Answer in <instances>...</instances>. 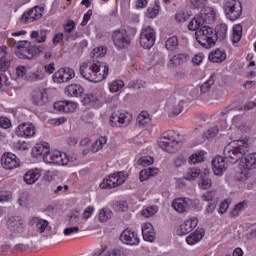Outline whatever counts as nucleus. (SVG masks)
<instances>
[{
	"label": "nucleus",
	"instance_id": "1",
	"mask_svg": "<svg viewBox=\"0 0 256 256\" xmlns=\"http://www.w3.org/2000/svg\"><path fill=\"white\" fill-rule=\"evenodd\" d=\"M80 75L91 83H101L109 75V66L95 60L92 63H83L80 66Z\"/></svg>",
	"mask_w": 256,
	"mask_h": 256
},
{
	"label": "nucleus",
	"instance_id": "2",
	"mask_svg": "<svg viewBox=\"0 0 256 256\" xmlns=\"http://www.w3.org/2000/svg\"><path fill=\"white\" fill-rule=\"evenodd\" d=\"M247 153H249V142L247 139L234 140L224 148V157L232 165L238 163Z\"/></svg>",
	"mask_w": 256,
	"mask_h": 256
},
{
	"label": "nucleus",
	"instance_id": "3",
	"mask_svg": "<svg viewBox=\"0 0 256 256\" xmlns=\"http://www.w3.org/2000/svg\"><path fill=\"white\" fill-rule=\"evenodd\" d=\"M213 23H215V9L212 7H204L201 12L190 21L188 29L195 31L202 25H211Z\"/></svg>",
	"mask_w": 256,
	"mask_h": 256
},
{
	"label": "nucleus",
	"instance_id": "4",
	"mask_svg": "<svg viewBox=\"0 0 256 256\" xmlns=\"http://www.w3.org/2000/svg\"><path fill=\"white\" fill-rule=\"evenodd\" d=\"M195 32L196 41L201 45L204 49H211V47H215V30L212 27L207 25H202L198 27Z\"/></svg>",
	"mask_w": 256,
	"mask_h": 256
},
{
	"label": "nucleus",
	"instance_id": "5",
	"mask_svg": "<svg viewBox=\"0 0 256 256\" xmlns=\"http://www.w3.org/2000/svg\"><path fill=\"white\" fill-rule=\"evenodd\" d=\"M179 133L175 130H169L163 134V136L158 140V145L160 149L166 151L167 153H175L179 149V141H177Z\"/></svg>",
	"mask_w": 256,
	"mask_h": 256
},
{
	"label": "nucleus",
	"instance_id": "6",
	"mask_svg": "<svg viewBox=\"0 0 256 256\" xmlns=\"http://www.w3.org/2000/svg\"><path fill=\"white\" fill-rule=\"evenodd\" d=\"M226 19L237 21L243 15V4L239 0H228L223 6Z\"/></svg>",
	"mask_w": 256,
	"mask_h": 256
},
{
	"label": "nucleus",
	"instance_id": "7",
	"mask_svg": "<svg viewBox=\"0 0 256 256\" xmlns=\"http://www.w3.org/2000/svg\"><path fill=\"white\" fill-rule=\"evenodd\" d=\"M127 180V174L125 172H116L110 174L108 177L104 178L100 183V189H115Z\"/></svg>",
	"mask_w": 256,
	"mask_h": 256
},
{
	"label": "nucleus",
	"instance_id": "8",
	"mask_svg": "<svg viewBox=\"0 0 256 256\" xmlns=\"http://www.w3.org/2000/svg\"><path fill=\"white\" fill-rule=\"evenodd\" d=\"M157 33L151 26H144L140 32V45L143 49H151L155 45Z\"/></svg>",
	"mask_w": 256,
	"mask_h": 256
},
{
	"label": "nucleus",
	"instance_id": "9",
	"mask_svg": "<svg viewBox=\"0 0 256 256\" xmlns=\"http://www.w3.org/2000/svg\"><path fill=\"white\" fill-rule=\"evenodd\" d=\"M44 163L65 166L69 164V156L60 151L50 152L44 156Z\"/></svg>",
	"mask_w": 256,
	"mask_h": 256
},
{
	"label": "nucleus",
	"instance_id": "10",
	"mask_svg": "<svg viewBox=\"0 0 256 256\" xmlns=\"http://www.w3.org/2000/svg\"><path fill=\"white\" fill-rule=\"evenodd\" d=\"M112 39L117 49H127V46L131 45V38L125 30H115Z\"/></svg>",
	"mask_w": 256,
	"mask_h": 256
},
{
	"label": "nucleus",
	"instance_id": "11",
	"mask_svg": "<svg viewBox=\"0 0 256 256\" xmlns=\"http://www.w3.org/2000/svg\"><path fill=\"white\" fill-rule=\"evenodd\" d=\"M35 124L31 122H23L19 124L15 130L17 137H22L23 139H31L35 137Z\"/></svg>",
	"mask_w": 256,
	"mask_h": 256
},
{
	"label": "nucleus",
	"instance_id": "12",
	"mask_svg": "<svg viewBox=\"0 0 256 256\" xmlns=\"http://www.w3.org/2000/svg\"><path fill=\"white\" fill-rule=\"evenodd\" d=\"M131 123V115L127 112H114L110 116L111 127H123Z\"/></svg>",
	"mask_w": 256,
	"mask_h": 256
},
{
	"label": "nucleus",
	"instance_id": "13",
	"mask_svg": "<svg viewBox=\"0 0 256 256\" xmlns=\"http://www.w3.org/2000/svg\"><path fill=\"white\" fill-rule=\"evenodd\" d=\"M75 77V70L71 68H61L53 75L54 83H67Z\"/></svg>",
	"mask_w": 256,
	"mask_h": 256
},
{
	"label": "nucleus",
	"instance_id": "14",
	"mask_svg": "<svg viewBox=\"0 0 256 256\" xmlns=\"http://www.w3.org/2000/svg\"><path fill=\"white\" fill-rule=\"evenodd\" d=\"M43 17V8L36 6L31 8L29 11L24 12L21 16L22 23H33V21H37Z\"/></svg>",
	"mask_w": 256,
	"mask_h": 256
},
{
	"label": "nucleus",
	"instance_id": "15",
	"mask_svg": "<svg viewBox=\"0 0 256 256\" xmlns=\"http://www.w3.org/2000/svg\"><path fill=\"white\" fill-rule=\"evenodd\" d=\"M1 163L4 167V169H17V167H19L20 165V161L19 158H17V155L8 152L7 154H3L2 158H1Z\"/></svg>",
	"mask_w": 256,
	"mask_h": 256
},
{
	"label": "nucleus",
	"instance_id": "16",
	"mask_svg": "<svg viewBox=\"0 0 256 256\" xmlns=\"http://www.w3.org/2000/svg\"><path fill=\"white\" fill-rule=\"evenodd\" d=\"M199 220L196 217H192L186 221H184L177 230V235L183 237V235H188L191 233L195 227H197Z\"/></svg>",
	"mask_w": 256,
	"mask_h": 256
},
{
	"label": "nucleus",
	"instance_id": "17",
	"mask_svg": "<svg viewBox=\"0 0 256 256\" xmlns=\"http://www.w3.org/2000/svg\"><path fill=\"white\" fill-rule=\"evenodd\" d=\"M227 159L225 156H217L212 160V170L214 175H223V172L227 170L229 165L227 164Z\"/></svg>",
	"mask_w": 256,
	"mask_h": 256
},
{
	"label": "nucleus",
	"instance_id": "18",
	"mask_svg": "<svg viewBox=\"0 0 256 256\" xmlns=\"http://www.w3.org/2000/svg\"><path fill=\"white\" fill-rule=\"evenodd\" d=\"M191 205H193V200L189 198H177L172 202L173 209L178 213H185L189 211Z\"/></svg>",
	"mask_w": 256,
	"mask_h": 256
},
{
	"label": "nucleus",
	"instance_id": "19",
	"mask_svg": "<svg viewBox=\"0 0 256 256\" xmlns=\"http://www.w3.org/2000/svg\"><path fill=\"white\" fill-rule=\"evenodd\" d=\"M120 240L125 245H139V236L129 229H126L121 233Z\"/></svg>",
	"mask_w": 256,
	"mask_h": 256
},
{
	"label": "nucleus",
	"instance_id": "20",
	"mask_svg": "<svg viewBox=\"0 0 256 256\" xmlns=\"http://www.w3.org/2000/svg\"><path fill=\"white\" fill-rule=\"evenodd\" d=\"M54 109L60 113H73L77 109V104L71 101H58L54 103Z\"/></svg>",
	"mask_w": 256,
	"mask_h": 256
},
{
	"label": "nucleus",
	"instance_id": "21",
	"mask_svg": "<svg viewBox=\"0 0 256 256\" xmlns=\"http://www.w3.org/2000/svg\"><path fill=\"white\" fill-rule=\"evenodd\" d=\"M142 237L144 241H148L149 243H153L155 241V237L157 234L155 233V229L153 228L152 223H145L142 226Z\"/></svg>",
	"mask_w": 256,
	"mask_h": 256
},
{
	"label": "nucleus",
	"instance_id": "22",
	"mask_svg": "<svg viewBox=\"0 0 256 256\" xmlns=\"http://www.w3.org/2000/svg\"><path fill=\"white\" fill-rule=\"evenodd\" d=\"M40 52L39 48L36 46H28L26 49L16 51V55L19 59H33L35 55Z\"/></svg>",
	"mask_w": 256,
	"mask_h": 256
},
{
	"label": "nucleus",
	"instance_id": "23",
	"mask_svg": "<svg viewBox=\"0 0 256 256\" xmlns=\"http://www.w3.org/2000/svg\"><path fill=\"white\" fill-rule=\"evenodd\" d=\"M214 85H215V74H212L206 82L198 86L202 100H205V97L209 95V92L211 91V87H213Z\"/></svg>",
	"mask_w": 256,
	"mask_h": 256
},
{
	"label": "nucleus",
	"instance_id": "24",
	"mask_svg": "<svg viewBox=\"0 0 256 256\" xmlns=\"http://www.w3.org/2000/svg\"><path fill=\"white\" fill-rule=\"evenodd\" d=\"M51 150H49V143L37 144L32 149L33 157H43V161H45L46 155H49Z\"/></svg>",
	"mask_w": 256,
	"mask_h": 256
},
{
	"label": "nucleus",
	"instance_id": "25",
	"mask_svg": "<svg viewBox=\"0 0 256 256\" xmlns=\"http://www.w3.org/2000/svg\"><path fill=\"white\" fill-rule=\"evenodd\" d=\"M49 97L47 96V92L43 90H36L32 94V101L34 105H38L39 107H43L45 103H47Z\"/></svg>",
	"mask_w": 256,
	"mask_h": 256
},
{
	"label": "nucleus",
	"instance_id": "26",
	"mask_svg": "<svg viewBox=\"0 0 256 256\" xmlns=\"http://www.w3.org/2000/svg\"><path fill=\"white\" fill-rule=\"evenodd\" d=\"M7 225H8L9 231H11L12 233H23V228H24L23 220L12 217L8 220Z\"/></svg>",
	"mask_w": 256,
	"mask_h": 256
},
{
	"label": "nucleus",
	"instance_id": "27",
	"mask_svg": "<svg viewBox=\"0 0 256 256\" xmlns=\"http://www.w3.org/2000/svg\"><path fill=\"white\" fill-rule=\"evenodd\" d=\"M205 237V229L198 228L195 232L191 233L186 238V243L188 245H197Z\"/></svg>",
	"mask_w": 256,
	"mask_h": 256
},
{
	"label": "nucleus",
	"instance_id": "28",
	"mask_svg": "<svg viewBox=\"0 0 256 256\" xmlns=\"http://www.w3.org/2000/svg\"><path fill=\"white\" fill-rule=\"evenodd\" d=\"M187 61V54L181 53L176 54L172 58L169 59L168 67L169 69H175L176 67H180Z\"/></svg>",
	"mask_w": 256,
	"mask_h": 256
},
{
	"label": "nucleus",
	"instance_id": "29",
	"mask_svg": "<svg viewBox=\"0 0 256 256\" xmlns=\"http://www.w3.org/2000/svg\"><path fill=\"white\" fill-rule=\"evenodd\" d=\"M84 92L85 89L79 84H71L65 89V94L68 95V97H81Z\"/></svg>",
	"mask_w": 256,
	"mask_h": 256
},
{
	"label": "nucleus",
	"instance_id": "30",
	"mask_svg": "<svg viewBox=\"0 0 256 256\" xmlns=\"http://www.w3.org/2000/svg\"><path fill=\"white\" fill-rule=\"evenodd\" d=\"M227 24H218L214 30L215 43L217 41H225L227 39Z\"/></svg>",
	"mask_w": 256,
	"mask_h": 256
},
{
	"label": "nucleus",
	"instance_id": "31",
	"mask_svg": "<svg viewBox=\"0 0 256 256\" xmlns=\"http://www.w3.org/2000/svg\"><path fill=\"white\" fill-rule=\"evenodd\" d=\"M208 59L211 63H223L227 59V54L221 49H216L209 54Z\"/></svg>",
	"mask_w": 256,
	"mask_h": 256
},
{
	"label": "nucleus",
	"instance_id": "32",
	"mask_svg": "<svg viewBox=\"0 0 256 256\" xmlns=\"http://www.w3.org/2000/svg\"><path fill=\"white\" fill-rule=\"evenodd\" d=\"M165 48L170 53H178V51H179V38H177V36L169 37L165 42Z\"/></svg>",
	"mask_w": 256,
	"mask_h": 256
},
{
	"label": "nucleus",
	"instance_id": "33",
	"mask_svg": "<svg viewBox=\"0 0 256 256\" xmlns=\"http://www.w3.org/2000/svg\"><path fill=\"white\" fill-rule=\"evenodd\" d=\"M49 35V30L42 29L39 31H32L30 34L31 39H34L35 43H45L47 41V36Z\"/></svg>",
	"mask_w": 256,
	"mask_h": 256
},
{
	"label": "nucleus",
	"instance_id": "34",
	"mask_svg": "<svg viewBox=\"0 0 256 256\" xmlns=\"http://www.w3.org/2000/svg\"><path fill=\"white\" fill-rule=\"evenodd\" d=\"M242 167L248 171L256 169V153L246 155L242 160Z\"/></svg>",
	"mask_w": 256,
	"mask_h": 256
},
{
	"label": "nucleus",
	"instance_id": "35",
	"mask_svg": "<svg viewBox=\"0 0 256 256\" xmlns=\"http://www.w3.org/2000/svg\"><path fill=\"white\" fill-rule=\"evenodd\" d=\"M39 177H41L39 170H29L24 175V181L27 185H33V183L38 181Z\"/></svg>",
	"mask_w": 256,
	"mask_h": 256
},
{
	"label": "nucleus",
	"instance_id": "36",
	"mask_svg": "<svg viewBox=\"0 0 256 256\" xmlns=\"http://www.w3.org/2000/svg\"><path fill=\"white\" fill-rule=\"evenodd\" d=\"M241 37H243V26L241 24H237L233 27L232 33V43H239L241 41Z\"/></svg>",
	"mask_w": 256,
	"mask_h": 256
},
{
	"label": "nucleus",
	"instance_id": "37",
	"mask_svg": "<svg viewBox=\"0 0 256 256\" xmlns=\"http://www.w3.org/2000/svg\"><path fill=\"white\" fill-rule=\"evenodd\" d=\"M203 161H205V151L196 152L189 157L190 165H196V163H203Z\"/></svg>",
	"mask_w": 256,
	"mask_h": 256
},
{
	"label": "nucleus",
	"instance_id": "38",
	"mask_svg": "<svg viewBox=\"0 0 256 256\" xmlns=\"http://www.w3.org/2000/svg\"><path fill=\"white\" fill-rule=\"evenodd\" d=\"M149 123H151V118H149V113L141 112L140 115L137 117L138 127H147Z\"/></svg>",
	"mask_w": 256,
	"mask_h": 256
},
{
	"label": "nucleus",
	"instance_id": "39",
	"mask_svg": "<svg viewBox=\"0 0 256 256\" xmlns=\"http://www.w3.org/2000/svg\"><path fill=\"white\" fill-rule=\"evenodd\" d=\"M201 175V170L197 167L189 168L184 176V179L187 181H193V179H197Z\"/></svg>",
	"mask_w": 256,
	"mask_h": 256
},
{
	"label": "nucleus",
	"instance_id": "40",
	"mask_svg": "<svg viewBox=\"0 0 256 256\" xmlns=\"http://www.w3.org/2000/svg\"><path fill=\"white\" fill-rule=\"evenodd\" d=\"M9 67H11V61L7 58V53H4V55L0 57V73L7 71Z\"/></svg>",
	"mask_w": 256,
	"mask_h": 256
},
{
	"label": "nucleus",
	"instance_id": "41",
	"mask_svg": "<svg viewBox=\"0 0 256 256\" xmlns=\"http://www.w3.org/2000/svg\"><path fill=\"white\" fill-rule=\"evenodd\" d=\"M111 217H113V212L109 208H103L99 213V221H101V223H105V221L111 219Z\"/></svg>",
	"mask_w": 256,
	"mask_h": 256
},
{
	"label": "nucleus",
	"instance_id": "42",
	"mask_svg": "<svg viewBox=\"0 0 256 256\" xmlns=\"http://www.w3.org/2000/svg\"><path fill=\"white\" fill-rule=\"evenodd\" d=\"M99 101V96L97 94L88 93L84 95L82 100L83 105H90V103H97Z\"/></svg>",
	"mask_w": 256,
	"mask_h": 256
},
{
	"label": "nucleus",
	"instance_id": "43",
	"mask_svg": "<svg viewBox=\"0 0 256 256\" xmlns=\"http://www.w3.org/2000/svg\"><path fill=\"white\" fill-rule=\"evenodd\" d=\"M157 211H159V208L157 206H149L146 209L141 211V215L143 217L149 218V217H153V215H156Z\"/></svg>",
	"mask_w": 256,
	"mask_h": 256
},
{
	"label": "nucleus",
	"instance_id": "44",
	"mask_svg": "<svg viewBox=\"0 0 256 256\" xmlns=\"http://www.w3.org/2000/svg\"><path fill=\"white\" fill-rule=\"evenodd\" d=\"M49 226V221L45 219H36V229L38 233H45V229Z\"/></svg>",
	"mask_w": 256,
	"mask_h": 256
},
{
	"label": "nucleus",
	"instance_id": "45",
	"mask_svg": "<svg viewBox=\"0 0 256 256\" xmlns=\"http://www.w3.org/2000/svg\"><path fill=\"white\" fill-rule=\"evenodd\" d=\"M107 143V137H101L99 140H96L92 145L93 153H97V151H101L103 149V145Z\"/></svg>",
	"mask_w": 256,
	"mask_h": 256
},
{
	"label": "nucleus",
	"instance_id": "46",
	"mask_svg": "<svg viewBox=\"0 0 256 256\" xmlns=\"http://www.w3.org/2000/svg\"><path fill=\"white\" fill-rule=\"evenodd\" d=\"M159 9V4H155L153 7H149L146 12V17H148V19H155V17L159 15Z\"/></svg>",
	"mask_w": 256,
	"mask_h": 256
},
{
	"label": "nucleus",
	"instance_id": "47",
	"mask_svg": "<svg viewBox=\"0 0 256 256\" xmlns=\"http://www.w3.org/2000/svg\"><path fill=\"white\" fill-rule=\"evenodd\" d=\"M109 87H110L111 93H117V91L125 87V83L123 82V80H115L110 83Z\"/></svg>",
	"mask_w": 256,
	"mask_h": 256
},
{
	"label": "nucleus",
	"instance_id": "48",
	"mask_svg": "<svg viewBox=\"0 0 256 256\" xmlns=\"http://www.w3.org/2000/svg\"><path fill=\"white\" fill-rule=\"evenodd\" d=\"M107 53V48L105 47H98L95 48L92 52H91V57L92 59H99V57H105Z\"/></svg>",
	"mask_w": 256,
	"mask_h": 256
},
{
	"label": "nucleus",
	"instance_id": "49",
	"mask_svg": "<svg viewBox=\"0 0 256 256\" xmlns=\"http://www.w3.org/2000/svg\"><path fill=\"white\" fill-rule=\"evenodd\" d=\"M198 185H199L200 189L207 190V189H210V187H211V185H213V183L210 178L201 176V178L198 182Z\"/></svg>",
	"mask_w": 256,
	"mask_h": 256
},
{
	"label": "nucleus",
	"instance_id": "50",
	"mask_svg": "<svg viewBox=\"0 0 256 256\" xmlns=\"http://www.w3.org/2000/svg\"><path fill=\"white\" fill-rule=\"evenodd\" d=\"M247 205V202L243 201L238 203L234 209L231 211L230 216L231 217H239V213L245 209V206Z\"/></svg>",
	"mask_w": 256,
	"mask_h": 256
},
{
	"label": "nucleus",
	"instance_id": "51",
	"mask_svg": "<svg viewBox=\"0 0 256 256\" xmlns=\"http://www.w3.org/2000/svg\"><path fill=\"white\" fill-rule=\"evenodd\" d=\"M185 105V101L180 100L178 101L174 106L171 108L172 115H180V113L183 111V107Z\"/></svg>",
	"mask_w": 256,
	"mask_h": 256
},
{
	"label": "nucleus",
	"instance_id": "52",
	"mask_svg": "<svg viewBox=\"0 0 256 256\" xmlns=\"http://www.w3.org/2000/svg\"><path fill=\"white\" fill-rule=\"evenodd\" d=\"M154 161L153 157L144 156L138 160V165H142V167H149V165H153Z\"/></svg>",
	"mask_w": 256,
	"mask_h": 256
},
{
	"label": "nucleus",
	"instance_id": "53",
	"mask_svg": "<svg viewBox=\"0 0 256 256\" xmlns=\"http://www.w3.org/2000/svg\"><path fill=\"white\" fill-rule=\"evenodd\" d=\"M217 133H219V128L214 126L208 129L203 135L206 139H213V137H217Z\"/></svg>",
	"mask_w": 256,
	"mask_h": 256
},
{
	"label": "nucleus",
	"instance_id": "54",
	"mask_svg": "<svg viewBox=\"0 0 256 256\" xmlns=\"http://www.w3.org/2000/svg\"><path fill=\"white\" fill-rule=\"evenodd\" d=\"M188 95H190V97H192L193 99H203L199 90V86L191 87L188 91Z\"/></svg>",
	"mask_w": 256,
	"mask_h": 256
},
{
	"label": "nucleus",
	"instance_id": "55",
	"mask_svg": "<svg viewBox=\"0 0 256 256\" xmlns=\"http://www.w3.org/2000/svg\"><path fill=\"white\" fill-rule=\"evenodd\" d=\"M100 256H123V251L119 250V249H113V250H109V251H102L100 253Z\"/></svg>",
	"mask_w": 256,
	"mask_h": 256
},
{
	"label": "nucleus",
	"instance_id": "56",
	"mask_svg": "<svg viewBox=\"0 0 256 256\" xmlns=\"http://www.w3.org/2000/svg\"><path fill=\"white\" fill-rule=\"evenodd\" d=\"M175 19L178 23H185L189 19V15L184 11H180L175 15Z\"/></svg>",
	"mask_w": 256,
	"mask_h": 256
},
{
	"label": "nucleus",
	"instance_id": "57",
	"mask_svg": "<svg viewBox=\"0 0 256 256\" xmlns=\"http://www.w3.org/2000/svg\"><path fill=\"white\" fill-rule=\"evenodd\" d=\"M0 127L2 129H9V127H11V120L7 117L0 116Z\"/></svg>",
	"mask_w": 256,
	"mask_h": 256
},
{
	"label": "nucleus",
	"instance_id": "58",
	"mask_svg": "<svg viewBox=\"0 0 256 256\" xmlns=\"http://www.w3.org/2000/svg\"><path fill=\"white\" fill-rule=\"evenodd\" d=\"M92 15H93V10H88L87 13L84 14L83 20L81 22L82 27H85V25H87V23H89Z\"/></svg>",
	"mask_w": 256,
	"mask_h": 256
},
{
	"label": "nucleus",
	"instance_id": "59",
	"mask_svg": "<svg viewBox=\"0 0 256 256\" xmlns=\"http://www.w3.org/2000/svg\"><path fill=\"white\" fill-rule=\"evenodd\" d=\"M16 75L17 77L23 79V77L27 75V68L25 66H18L16 68Z\"/></svg>",
	"mask_w": 256,
	"mask_h": 256
},
{
	"label": "nucleus",
	"instance_id": "60",
	"mask_svg": "<svg viewBox=\"0 0 256 256\" xmlns=\"http://www.w3.org/2000/svg\"><path fill=\"white\" fill-rule=\"evenodd\" d=\"M207 0H191V4L195 9H201L205 7Z\"/></svg>",
	"mask_w": 256,
	"mask_h": 256
},
{
	"label": "nucleus",
	"instance_id": "61",
	"mask_svg": "<svg viewBox=\"0 0 256 256\" xmlns=\"http://www.w3.org/2000/svg\"><path fill=\"white\" fill-rule=\"evenodd\" d=\"M75 29V21L69 20L65 25H64V31L65 33H71Z\"/></svg>",
	"mask_w": 256,
	"mask_h": 256
},
{
	"label": "nucleus",
	"instance_id": "62",
	"mask_svg": "<svg viewBox=\"0 0 256 256\" xmlns=\"http://www.w3.org/2000/svg\"><path fill=\"white\" fill-rule=\"evenodd\" d=\"M215 195V191H208L202 195V199L203 201H213V199H215Z\"/></svg>",
	"mask_w": 256,
	"mask_h": 256
},
{
	"label": "nucleus",
	"instance_id": "63",
	"mask_svg": "<svg viewBox=\"0 0 256 256\" xmlns=\"http://www.w3.org/2000/svg\"><path fill=\"white\" fill-rule=\"evenodd\" d=\"M28 47H31V42L19 41L17 44V51H23V49H28Z\"/></svg>",
	"mask_w": 256,
	"mask_h": 256
},
{
	"label": "nucleus",
	"instance_id": "64",
	"mask_svg": "<svg viewBox=\"0 0 256 256\" xmlns=\"http://www.w3.org/2000/svg\"><path fill=\"white\" fill-rule=\"evenodd\" d=\"M114 209H116V211H127V202H118L115 204Z\"/></svg>",
	"mask_w": 256,
	"mask_h": 256
}]
</instances>
